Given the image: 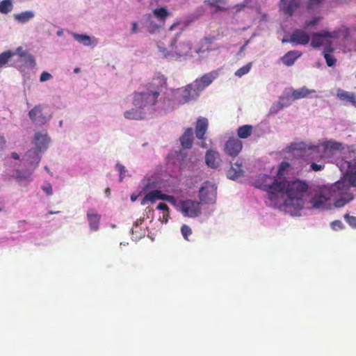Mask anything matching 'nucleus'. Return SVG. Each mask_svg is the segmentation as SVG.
Wrapping results in <instances>:
<instances>
[{
	"instance_id": "obj_1",
	"label": "nucleus",
	"mask_w": 356,
	"mask_h": 356,
	"mask_svg": "<svg viewBox=\"0 0 356 356\" xmlns=\"http://www.w3.org/2000/svg\"><path fill=\"white\" fill-rule=\"evenodd\" d=\"M285 184L282 193L287 198L284 201V209L291 215H296L304 207V197L309 189V185L305 181L294 179L291 181L282 180Z\"/></svg>"
},
{
	"instance_id": "obj_2",
	"label": "nucleus",
	"mask_w": 356,
	"mask_h": 356,
	"mask_svg": "<svg viewBox=\"0 0 356 356\" xmlns=\"http://www.w3.org/2000/svg\"><path fill=\"white\" fill-rule=\"evenodd\" d=\"M166 86V80L158 77L153 79L152 82L145 85L140 92H135L133 97V104L140 109H149L157 103L160 93Z\"/></svg>"
},
{
	"instance_id": "obj_3",
	"label": "nucleus",
	"mask_w": 356,
	"mask_h": 356,
	"mask_svg": "<svg viewBox=\"0 0 356 356\" xmlns=\"http://www.w3.org/2000/svg\"><path fill=\"white\" fill-rule=\"evenodd\" d=\"M254 185L257 188L262 189L267 193V197L271 206H277L280 202L279 195L282 194L285 188V184L278 181L276 177L263 175L257 177Z\"/></svg>"
},
{
	"instance_id": "obj_4",
	"label": "nucleus",
	"mask_w": 356,
	"mask_h": 356,
	"mask_svg": "<svg viewBox=\"0 0 356 356\" xmlns=\"http://www.w3.org/2000/svg\"><path fill=\"white\" fill-rule=\"evenodd\" d=\"M352 186L346 179H341L335 182L332 186V191L334 193L341 195L336 200L334 205L340 208L353 200V195L350 193V187Z\"/></svg>"
},
{
	"instance_id": "obj_5",
	"label": "nucleus",
	"mask_w": 356,
	"mask_h": 356,
	"mask_svg": "<svg viewBox=\"0 0 356 356\" xmlns=\"http://www.w3.org/2000/svg\"><path fill=\"white\" fill-rule=\"evenodd\" d=\"M342 148L343 145L341 143L330 140L323 142L321 145L309 147V149L311 151L312 154H316V156H312V160L319 161L324 157L325 154L341 150Z\"/></svg>"
},
{
	"instance_id": "obj_6",
	"label": "nucleus",
	"mask_w": 356,
	"mask_h": 356,
	"mask_svg": "<svg viewBox=\"0 0 356 356\" xmlns=\"http://www.w3.org/2000/svg\"><path fill=\"white\" fill-rule=\"evenodd\" d=\"M174 104L181 105L197 98V92L191 84H188L183 88H178L173 91Z\"/></svg>"
},
{
	"instance_id": "obj_7",
	"label": "nucleus",
	"mask_w": 356,
	"mask_h": 356,
	"mask_svg": "<svg viewBox=\"0 0 356 356\" xmlns=\"http://www.w3.org/2000/svg\"><path fill=\"white\" fill-rule=\"evenodd\" d=\"M179 209L186 217L195 218L201 214L200 202L192 200L179 201Z\"/></svg>"
},
{
	"instance_id": "obj_8",
	"label": "nucleus",
	"mask_w": 356,
	"mask_h": 356,
	"mask_svg": "<svg viewBox=\"0 0 356 356\" xmlns=\"http://www.w3.org/2000/svg\"><path fill=\"white\" fill-rule=\"evenodd\" d=\"M217 187L215 184L205 181L199 191V198L203 204H213L216 199Z\"/></svg>"
},
{
	"instance_id": "obj_9",
	"label": "nucleus",
	"mask_w": 356,
	"mask_h": 356,
	"mask_svg": "<svg viewBox=\"0 0 356 356\" xmlns=\"http://www.w3.org/2000/svg\"><path fill=\"white\" fill-rule=\"evenodd\" d=\"M156 200L167 201L173 205H176L175 198L169 195L163 194L159 190H154L147 193L141 201L142 205H145L147 202L154 203Z\"/></svg>"
},
{
	"instance_id": "obj_10",
	"label": "nucleus",
	"mask_w": 356,
	"mask_h": 356,
	"mask_svg": "<svg viewBox=\"0 0 356 356\" xmlns=\"http://www.w3.org/2000/svg\"><path fill=\"white\" fill-rule=\"evenodd\" d=\"M34 139L37 147L29 150L26 154V156L28 159H30L31 157L35 158L36 162L37 163H38L40 161V154L42 152V148H46V144L47 143V135H42L40 133H36Z\"/></svg>"
},
{
	"instance_id": "obj_11",
	"label": "nucleus",
	"mask_w": 356,
	"mask_h": 356,
	"mask_svg": "<svg viewBox=\"0 0 356 356\" xmlns=\"http://www.w3.org/2000/svg\"><path fill=\"white\" fill-rule=\"evenodd\" d=\"M42 110V106L38 105L29 112V116L34 124L43 125L50 120L51 116L47 115L46 113H43Z\"/></svg>"
},
{
	"instance_id": "obj_12",
	"label": "nucleus",
	"mask_w": 356,
	"mask_h": 356,
	"mask_svg": "<svg viewBox=\"0 0 356 356\" xmlns=\"http://www.w3.org/2000/svg\"><path fill=\"white\" fill-rule=\"evenodd\" d=\"M243 148V143L237 138L230 137L225 144V152L232 157H236L238 155Z\"/></svg>"
},
{
	"instance_id": "obj_13",
	"label": "nucleus",
	"mask_w": 356,
	"mask_h": 356,
	"mask_svg": "<svg viewBox=\"0 0 356 356\" xmlns=\"http://www.w3.org/2000/svg\"><path fill=\"white\" fill-rule=\"evenodd\" d=\"M341 168H346L345 177L348 182L353 186L356 187V158L354 162L345 161L341 164Z\"/></svg>"
},
{
	"instance_id": "obj_14",
	"label": "nucleus",
	"mask_w": 356,
	"mask_h": 356,
	"mask_svg": "<svg viewBox=\"0 0 356 356\" xmlns=\"http://www.w3.org/2000/svg\"><path fill=\"white\" fill-rule=\"evenodd\" d=\"M310 37L309 34L302 29L294 30L290 35V43L295 44L305 45L309 43Z\"/></svg>"
},
{
	"instance_id": "obj_15",
	"label": "nucleus",
	"mask_w": 356,
	"mask_h": 356,
	"mask_svg": "<svg viewBox=\"0 0 356 356\" xmlns=\"http://www.w3.org/2000/svg\"><path fill=\"white\" fill-rule=\"evenodd\" d=\"M177 39L174 40V42L172 43V45H175V52L179 56H188L192 49V43L188 39H184L180 42H179L177 44Z\"/></svg>"
},
{
	"instance_id": "obj_16",
	"label": "nucleus",
	"mask_w": 356,
	"mask_h": 356,
	"mask_svg": "<svg viewBox=\"0 0 356 356\" xmlns=\"http://www.w3.org/2000/svg\"><path fill=\"white\" fill-rule=\"evenodd\" d=\"M337 36V33H331L327 31H322L319 33H314L312 36L311 46L314 48L319 47L323 44L324 38H335Z\"/></svg>"
},
{
	"instance_id": "obj_17",
	"label": "nucleus",
	"mask_w": 356,
	"mask_h": 356,
	"mask_svg": "<svg viewBox=\"0 0 356 356\" xmlns=\"http://www.w3.org/2000/svg\"><path fill=\"white\" fill-rule=\"evenodd\" d=\"M300 6L299 0H280V10L286 15L291 17L296 9Z\"/></svg>"
},
{
	"instance_id": "obj_18",
	"label": "nucleus",
	"mask_w": 356,
	"mask_h": 356,
	"mask_svg": "<svg viewBox=\"0 0 356 356\" xmlns=\"http://www.w3.org/2000/svg\"><path fill=\"white\" fill-rule=\"evenodd\" d=\"M209 122L206 118H199L195 125V136L200 140H204L208 129Z\"/></svg>"
},
{
	"instance_id": "obj_19",
	"label": "nucleus",
	"mask_w": 356,
	"mask_h": 356,
	"mask_svg": "<svg viewBox=\"0 0 356 356\" xmlns=\"http://www.w3.org/2000/svg\"><path fill=\"white\" fill-rule=\"evenodd\" d=\"M243 174L242 161L237 160L232 163L231 168L227 171V177L230 179H236Z\"/></svg>"
},
{
	"instance_id": "obj_20",
	"label": "nucleus",
	"mask_w": 356,
	"mask_h": 356,
	"mask_svg": "<svg viewBox=\"0 0 356 356\" xmlns=\"http://www.w3.org/2000/svg\"><path fill=\"white\" fill-rule=\"evenodd\" d=\"M194 136L192 128H187L179 138L181 145L185 149L191 148Z\"/></svg>"
},
{
	"instance_id": "obj_21",
	"label": "nucleus",
	"mask_w": 356,
	"mask_h": 356,
	"mask_svg": "<svg viewBox=\"0 0 356 356\" xmlns=\"http://www.w3.org/2000/svg\"><path fill=\"white\" fill-rule=\"evenodd\" d=\"M152 15L161 26H164L170 13L165 7H159L152 10Z\"/></svg>"
},
{
	"instance_id": "obj_22",
	"label": "nucleus",
	"mask_w": 356,
	"mask_h": 356,
	"mask_svg": "<svg viewBox=\"0 0 356 356\" xmlns=\"http://www.w3.org/2000/svg\"><path fill=\"white\" fill-rule=\"evenodd\" d=\"M220 159L217 152L208 150L205 155V162L211 168H217L220 165Z\"/></svg>"
},
{
	"instance_id": "obj_23",
	"label": "nucleus",
	"mask_w": 356,
	"mask_h": 356,
	"mask_svg": "<svg viewBox=\"0 0 356 356\" xmlns=\"http://www.w3.org/2000/svg\"><path fill=\"white\" fill-rule=\"evenodd\" d=\"M15 54H17L20 60L26 65L34 66L35 65V60L32 55L28 51L23 49L22 47H19L16 49Z\"/></svg>"
},
{
	"instance_id": "obj_24",
	"label": "nucleus",
	"mask_w": 356,
	"mask_h": 356,
	"mask_svg": "<svg viewBox=\"0 0 356 356\" xmlns=\"http://www.w3.org/2000/svg\"><path fill=\"white\" fill-rule=\"evenodd\" d=\"M88 220L90 229L97 231L99 229L101 216L95 210L90 209L87 213Z\"/></svg>"
},
{
	"instance_id": "obj_25",
	"label": "nucleus",
	"mask_w": 356,
	"mask_h": 356,
	"mask_svg": "<svg viewBox=\"0 0 356 356\" xmlns=\"http://www.w3.org/2000/svg\"><path fill=\"white\" fill-rule=\"evenodd\" d=\"M124 115L128 120H140L145 118V113L143 109L136 107L125 111Z\"/></svg>"
},
{
	"instance_id": "obj_26",
	"label": "nucleus",
	"mask_w": 356,
	"mask_h": 356,
	"mask_svg": "<svg viewBox=\"0 0 356 356\" xmlns=\"http://www.w3.org/2000/svg\"><path fill=\"white\" fill-rule=\"evenodd\" d=\"M337 97L340 100L350 102L351 104L356 107V95L354 92L339 89L337 92Z\"/></svg>"
},
{
	"instance_id": "obj_27",
	"label": "nucleus",
	"mask_w": 356,
	"mask_h": 356,
	"mask_svg": "<svg viewBox=\"0 0 356 356\" xmlns=\"http://www.w3.org/2000/svg\"><path fill=\"white\" fill-rule=\"evenodd\" d=\"M301 55V52L298 51H289L281 59L284 65L291 66Z\"/></svg>"
},
{
	"instance_id": "obj_28",
	"label": "nucleus",
	"mask_w": 356,
	"mask_h": 356,
	"mask_svg": "<svg viewBox=\"0 0 356 356\" xmlns=\"http://www.w3.org/2000/svg\"><path fill=\"white\" fill-rule=\"evenodd\" d=\"M312 147V146L307 147L306 144L304 143H292L289 146V149H290V150H292V151H294V150L300 151V152L303 151L305 153H307V156H309L310 159H312V156L316 155L315 154H312L311 151L309 149V148Z\"/></svg>"
},
{
	"instance_id": "obj_29",
	"label": "nucleus",
	"mask_w": 356,
	"mask_h": 356,
	"mask_svg": "<svg viewBox=\"0 0 356 356\" xmlns=\"http://www.w3.org/2000/svg\"><path fill=\"white\" fill-rule=\"evenodd\" d=\"M35 16L34 13L32 11H25L21 13L15 14L14 15L15 19L19 23L24 24L28 22L31 19Z\"/></svg>"
},
{
	"instance_id": "obj_30",
	"label": "nucleus",
	"mask_w": 356,
	"mask_h": 356,
	"mask_svg": "<svg viewBox=\"0 0 356 356\" xmlns=\"http://www.w3.org/2000/svg\"><path fill=\"white\" fill-rule=\"evenodd\" d=\"M252 133V126L245 124L241 126L237 129V135L240 138L245 139L248 138Z\"/></svg>"
},
{
	"instance_id": "obj_31",
	"label": "nucleus",
	"mask_w": 356,
	"mask_h": 356,
	"mask_svg": "<svg viewBox=\"0 0 356 356\" xmlns=\"http://www.w3.org/2000/svg\"><path fill=\"white\" fill-rule=\"evenodd\" d=\"M214 37H205L202 40V47L196 49V53L200 54L205 51H209L211 45L214 41Z\"/></svg>"
},
{
	"instance_id": "obj_32",
	"label": "nucleus",
	"mask_w": 356,
	"mask_h": 356,
	"mask_svg": "<svg viewBox=\"0 0 356 356\" xmlns=\"http://www.w3.org/2000/svg\"><path fill=\"white\" fill-rule=\"evenodd\" d=\"M333 51V49L331 48V47H326L324 51H323V56L325 59V61H326V64L329 66V67H332V66H334L335 64H336V62H337V60L336 58L332 56L331 55L330 53V52H332Z\"/></svg>"
},
{
	"instance_id": "obj_33",
	"label": "nucleus",
	"mask_w": 356,
	"mask_h": 356,
	"mask_svg": "<svg viewBox=\"0 0 356 356\" xmlns=\"http://www.w3.org/2000/svg\"><path fill=\"white\" fill-rule=\"evenodd\" d=\"M290 165L286 161H282L280 165L277 172V177L278 181L284 180L285 171L289 168Z\"/></svg>"
},
{
	"instance_id": "obj_34",
	"label": "nucleus",
	"mask_w": 356,
	"mask_h": 356,
	"mask_svg": "<svg viewBox=\"0 0 356 356\" xmlns=\"http://www.w3.org/2000/svg\"><path fill=\"white\" fill-rule=\"evenodd\" d=\"M311 92L306 87H302L300 89L294 90L292 92V97L294 99H302L307 97Z\"/></svg>"
},
{
	"instance_id": "obj_35",
	"label": "nucleus",
	"mask_w": 356,
	"mask_h": 356,
	"mask_svg": "<svg viewBox=\"0 0 356 356\" xmlns=\"http://www.w3.org/2000/svg\"><path fill=\"white\" fill-rule=\"evenodd\" d=\"M326 201L327 199L323 195H316L312 199L311 202L313 207L319 209L325 205Z\"/></svg>"
},
{
	"instance_id": "obj_36",
	"label": "nucleus",
	"mask_w": 356,
	"mask_h": 356,
	"mask_svg": "<svg viewBox=\"0 0 356 356\" xmlns=\"http://www.w3.org/2000/svg\"><path fill=\"white\" fill-rule=\"evenodd\" d=\"M13 6L11 0H3L0 2V13L8 14L13 10Z\"/></svg>"
},
{
	"instance_id": "obj_37",
	"label": "nucleus",
	"mask_w": 356,
	"mask_h": 356,
	"mask_svg": "<svg viewBox=\"0 0 356 356\" xmlns=\"http://www.w3.org/2000/svg\"><path fill=\"white\" fill-rule=\"evenodd\" d=\"M15 55V52L6 51L0 54V67L5 65L12 56Z\"/></svg>"
},
{
	"instance_id": "obj_38",
	"label": "nucleus",
	"mask_w": 356,
	"mask_h": 356,
	"mask_svg": "<svg viewBox=\"0 0 356 356\" xmlns=\"http://www.w3.org/2000/svg\"><path fill=\"white\" fill-rule=\"evenodd\" d=\"M73 37L76 41L83 44L85 46H89L91 43L90 38L88 35L73 33Z\"/></svg>"
},
{
	"instance_id": "obj_39",
	"label": "nucleus",
	"mask_w": 356,
	"mask_h": 356,
	"mask_svg": "<svg viewBox=\"0 0 356 356\" xmlns=\"http://www.w3.org/2000/svg\"><path fill=\"white\" fill-rule=\"evenodd\" d=\"M195 91L197 92V96L200 95V92L204 90L207 87L200 81L199 79H195L193 83H191Z\"/></svg>"
},
{
	"instance_id": "obj_40",
	"label": "nucleus",
	"mask_w": 356,
	"mask_h": 356,
	"mask_svg": "<svg viewBox=\"0 0 356 356\" xmlns=\"http://www.w3.org/2000/svg\"><path fill=\"white\" fill-rule=\"evenodd\" d=\"M252 67V63H249L247 65L241 67L238 70H237L235 72V75L238 77H241L242 76L248 74Z\"/></svg>"
},
{
	"instance_id": "obj_41",
	"label": "nucleus",
	"mask_w": 356,
	"mask_h": 356,
	"mask_svg": "<svg viewBox=\"0 0 356 356\" xmlns=\"http://www.w3.org/2000/svg\"><path fill=\"white\" fill-rule=\"evenodd\" d=\"M204 3L210 6L215 7L217 11L225 10V8L218 5V3H225V0H206Z\"/></svg>"
},
{
	"instance_id": "obj_42",
	"label": "nucleus",
	"mask_w": 356,
	"mask_h": 356,
	"mask_svg": "<svg viewBox=\"0 0 356 356\" xmlns=\"http://www.w3.org/2000/svg\"><path fill=\"white\" fill-rule=\"evenodd\" d=\"M163 26H161L160 23L157 24L154 22H150L147 26V30L149 33L153 34L159 32Z\"/></svg>"
},
{
	"instance_id": "obj_43",
	"label": "nucleus",
	"mask_w": 356,
	"mask_h": 356,
	"mask_svg": "<svg viewBox=\"0 0 356 356\" xmlns=\"http://www.w3.org/2000/svg\"><path fill=\"white\" fill-rule=\"evenodd\" d=\"M214 77L211 74H205L200 77V81H201L206 87L209 86L213 81Z\"/></svg>"
},
{
	"instance_id": "obj_44",
	"label": "nucleus",
	"mask_w": 356,
	"mask_h": 356,
	"mask_svg": "<svg viewBox=\"0 0 356 356\" xmlns=\"http://www.w3.org/2000/svg\"><path fill=\"white\" fill-rule=\"evenodd\" d=\"M181 232L184 238L186 241H188V236L192 234L191 228L186 225H183L181 227Z\"/></svg>"
},
{
	"instance_id": "obj_45",
	"label": "nucleus",
	"mask_w": 356,
	"mask_h": 356,
	"mask_svg": "<svg viewBox=\"0 0 356 356\" xmlns=\"http://www.w3.org/2000/svg\"><path fill=\"white\" fill-rule=\"evenodd\" d=\"M344 218L350 227H352L353 228H356V217L355 216H350L349 214H346L344 216Z\"/></svg>"
},
{
	"instance_id": "obj_46",
	"label": "nucleus",
	"mask_w": 356,
	"mask_h": 356,
	"mask_svg": "<svg viewBox=\"0 0 356 356\" xmlns=\"http://www.w3.org/2000/svg\"><path fill=\"white\" fill-rule=\"evenodd\" d=\"M331 227L334 230L341 229L343 228V225L340 220H334L331 223Z\"/></svg>"
},
{
	"instance_id": "obj_47",
	"label": "nucleus",
	"mask_w": 356,
	"mask_h": 356,
	"mask_svg": "<svg viewBox=\"0 0 356 356\" xmlns=\"http://www.w3.org/2000/svg\"><path fill=\"white\" fill-rule=\"evenodd\" d=\"M42 189L47 195H51L53 193L52 186L49 183L42 186Z\"/></svg>"
},
{
	"instance_id": "obj_48",
	"label": "nucleus",
	"mask_w": 356,
	"mask_h": 356,
	"mask_svg": "<svg viewBox=\"0 0 356 356\" xmlns=\"http://www.w3.org/2000/svg\"><path fill=\"white\" fill-rule=\"evenodd\" d=\"M52 78V76L51 74H49V72H43L41 75H40V81L41 82H43V81H46L47 80H49Z\"/></svg>"
},
{
	"instance_id": "obj_49",
	"label": "nucleus",
	"mask_w": 356,
	"mask_h": 356,
	"mask_svg": "<svg viewBox=\"0 0 356 356\" xmlns=\"http://www.w3.org/2000/svg\"><path fill=\"white\" fill-rule=\"evenodd\" d=\"M325 165L322 164H317L315 163H312L310 168L312 170L317 172L322 170L324 168Z\"/></svg>"
},
{
	"instance_id": "obj_50",
	"label": "nucleus",
	"mask_w": 356,
	"mask_h": 356,
	"mask_svg": "<svg viewBox=\"0 0 356 356\" xmlns=\"http://www.w3.org/2000/svg\"><path fill=\"white\" fill-rule=\"evenodd\" d=\"M320 20L319 17H313L311 20L307 21L305 22L306 26H314Z\"/></svg>"
},
{
	"instance_id": "obj_51",
	"label": "nucleus",
	"mask_w": 356,
	"mask_h": 356,
	"mask_svg": "<svg viewBox=\"0 0 356 356\" xmlns=\"http://www.w3.org/2000/svg\"><path fill=\"white\" fill-rule=\"evenodd\" d=\"M170 217V212L169 211H164L163 212L162 217H160V220L162 223H167L168 221V218Z\"/></svg>"
},
{
	"instance_id": "obj_52",
	"label": "nucleus",
	"mask_w": 356,
	"mask_h": 356,
	"mask_svg": "<svg viewBox=\"0 0 356 356\" xmlns=\"http://www.w3.org/2000/svg\"><path fill=\"white\" fill-rule=\"evenodd\" d=\"M116 168L118 169V170L120 172V181L122 180V174L125 172V167L124 165H122V164H120V163H117L116 164Z\"/></svg>"
},
{
	"instance_id": "obj_53",
	"label": "nucleus",
	"mask_w": 356,
	"mask_h": 356,
	"mask_svg": "<svg viewBox=\"0 0 356 356\" xmlns=\"http://www.w3.org/2000/svg\"><path fill=\"white\" fill-rule=\"evenodd\" d=\"M138 32V24L137 22H133L131 23V33L134 34Z\"/></svg>"
},
{
	"instance_id": "obj_54",
	"label": "nucleus",
	"mask_w": 356,
	"mask_h": 356,
	"mask_svg": "<svg viewBox=\"0 0 356 356\" xmlns=\"http://www.w3.org/2000/svg\"><path fill=\"white\" fill-rule=\"evenodd\" d=\"M157 209H159V210H161L163 211V212L164 211H169V207H168V205L165 203H159L158 205H157Z\"/></svg>"
},
{
	"instance_id": "obj_55",
	"label": "nucleus",
	"mask_w": 356,
	"mask_h": 356,
	"mask_svg": "<svg viewBox=\"0 0 356 356\" xmlns=\"http://www.w3.org/2000/svg\"><path fill=\"white\" fill-rule=\"evenodd\" d=\"M322 1L323 0H309V1L308 3V8H311L314 5H316V4H318L319 3H321Z\"/></svg>"
},
{
	"instance_id": "obj_56",
	"label": "nucleus",
	"mask_w": 356,
	"mask_h": 356,
	"mask_svg": "<svg viewBox=\"0 0 356 356\" xmlns=\"http://www.w3.org/2000/svg\"><path fill=\"white\" fill-rule=\"evenodd\" d=\"M180 24L179 22H177L173 23L169 28L170 31H173L176 27H177Z\"/></svg>"
},
{
	"instance_id": "obj_57",
	"label": "nucleus",
	"mask_w": 356,
	"mask_h": 356,
	"mask_svg": "<svg viewBox=\"0 0 356 356\" xmlns=\"http://www.w3.org/2000/svg\"><path fill=\"white\" fill-rule=\"evenodd\" d=\"M11 156H12V158L15 160H18L19 159V154L16 152H13Z\"/></svg>"
},
{
	"instance_id": "obj_58",
	"label": "nucleus",
	"mask_w": 356,
	"mask_h": 356,
	"mask_svg": "<svg viewBox=\"0 0 356 356\" xmlns=\"http://www.w3.org/2000/svg\"><path fill=\"white\" fill-rule=\"evenodd\" d=\"M143 220H138L135 222L134 224V226H135V228H137V227L138 226L139 224H140L142 222Z\"/></svg>"
},
{
	"instance_id": "obj_59",
	"label": "nucleus",
	"mask_w": 356,
	"mask_h": 356,
	"mask_svg": "<svg viewBox=\"0 0 356 356\" xmlns=\"http://www.w3.org/2000/svg\"><path fill=\"white\" fill-rule=\"evenodd\" d=\"M136 198H137V197H136V196H134V195H131V201H132V202L136 201Z\"/></svg>"
},
{
	"instance_id": "obj_60",
	"label": "nucleus",
	"mask_w": 356,
	"mask_h": 356,
	"mask_svg": "<svg viewBox=\"0 0 356 356\" xmlns=\"http://www.w3.org/2000/svg\"><path fill=\"white\" fill-rule=\"evenodd\" d=\"M282 43L290 42L289 39H285V38L282 39Z\"/></svg>"
},
{
	"instance_id": "obj_61",
	"label": "nucleus",
	"mask_w": 356,
	"mask_h": 356,
	"mask_svg": "<svg viewBox=\"0 0 356 356\" xmlns=\"http://www.w3.org/2000/svg\"><path fill=\"white\" fill-rule=\"evenodd\" d=\"M106 193H108V194H109V193H110V189H109V188H107V189L106 190Z\"/></svg>"
},
{
	"instance_id": "obj_62",
	"label": "nucleus",
	"mask_w": 356,
	"mask_h": 356,
	"mask_svg": "<svg viewBox=\"0 0 356 356\" xmlns=\"http://www.w3.org/2000/svg\"><path fill=\"white\" fill-rule=\"evenodd\" d=\"M79 72V68H75L74 69V72Z\"/></svg>"
},
{
	"instance_id": "obj_63",
	"label": "nucleus",
	"mask_w": 356,
	"mask_h": 356,
	"mask_svg": "<svg viewBox=\"0 0 356 356\" xmlns=\"http://www.w3.org/2000/svg\"><path fill=\"white\" fill-rule=\"evenodd\" d=\"M134 232H135V231H134V228L133 227V228L131 229V232H132V234H134Z\"/></svg>"
},
{
	"instance_id": "obj_64",
	"label": "nucleus",
	"mask_w": 356,
	"mask_h": 356,
	"mask_svg": "<svg viewBox=\"0 0 356 356\" xmlns=\"http://www.w3.org/2000/svg\"><path fill=\"white\" fill-rule=\"evenodd\" d=\"M45 170L49 171V169L47 168V167H45Z\"/></svg>"
}]
</instances>
